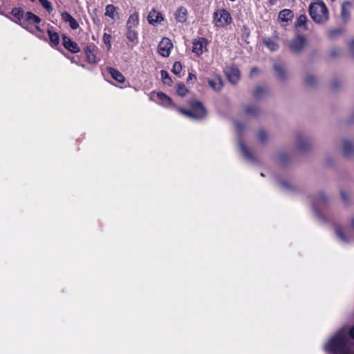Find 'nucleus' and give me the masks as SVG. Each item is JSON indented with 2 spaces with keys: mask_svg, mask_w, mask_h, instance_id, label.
Here are the masks:
<instances>
[{
  "mask_svg": "<svg viewBox=\"0 0 354 354\" xmlns=\"http://www.w3.org/2000/svg\"><path fill=\"white\" fill-rule=\"evenodd\" d=\"M225 74L228 80L232 84H236L240 80V71L236 67H230L226 68Z\"/></svg>",
  "mask_w": 354,
  "mask_h": 354,
  "instance_id": "obj_12",
  "label": "nucleus"
},
{
  "mask_svg": "<svg viewBox=\"0 0 354 354\" xmlns=\"http://www.w3.org/2000/svg\"><path fill=\"white\" fill-rule=\"evenodd\" d=\"M63 45L64 46L73 53H77L80 51L78 45L73 41L69 37L63 35Z\"/></svg>",
  "mask_w": 354,
  "mask_h": 354,
  "instance_id": "obj_13",
  "label": "nucleus"
},
{
  "mask_svg": "<svg viewBox=\"0 0 354 354\" xmlns=\"http://www.w3.org/2000/svg\"><path fill=\"white\" fill-rule=\"evenodd\" d=\"M349 48L351 52L354 55V39L351 41L349 44Z\"/></svg>",
  "mask_w": 354,
  "mask_h": 354,
  "instance_id": "obj_47",
  "label": "nucleus"
},
{
  "mask_svg": "<svg viewBox=\"0 0 354 354\" xmlns=\"http://www.w3.org/2000/svg\"><path fill=\"white\" fill-rule=\"evenodd\" d=\"M328 201L329 198L323 192L317 193L314 196L313 207L317 216H321V212L325 209Z\"/></svg>",
  "mask_w": 354,
  "mask_h": 354,
  "instance_id": "obj_5",
  "label": "nucleus"
},
{
  "mask_svg": "<svg viewBox=\"0 0 354 354\" xmlns=\"http://www.w3.org/2000/svg\"><path fill=\"white\" fill-rule=\"evenodd\" d=\"M335 233L342 242L348 243L350 241V239L346 236L344 229L342 227H335Z\"/></svg>",
  "mask_w": 354,
  "mask_h": 354,
  "instance_id": "obj_24",
  "label": "nucleus"
},
{
  "mask_svg": "<svg viewBox=\"0 0 354 354\" xmlns=\"http://www.w3.org/2000/svg\"><path fill=\"white\" fill-rule=\"evenodd\" d=\"M32 32H33L35 35H37V37L41 38L43 37V32L40 29L39 27L35 26L34 30H30Z\"/></svg>",
  "mask_w": 354,
  "mask_h": 354,
  "instance_id": "obj_44",
  "label": "nucleus"
},
{
  "mask_svg": "<svg viewBox=\"0 0 354 354\" xmlns=\"http://www.w3.org/2000/svg\"><path fill=\"white\" fill-rule=\"evenodd\" d=\"M115 12H116V8L113 5L109 4V5L106 6V12H105V15L106 16H109L111 19H114Z\"/></svg>",
  "mask_w": 354,
  "mask_h": 354,
  "instance_id": "obj_32",
  "label": "nucleus"
},
{
  "mask_svg": "<svg viewBox=\"0 0 354 354\" xmlns=\"http://www.w3.org/2000/svg\"><path fill=\"white\" fill-rule=\"evenodd\" d=\"M127 37L129 41L136 44L138 41V33L135 28H127Z\"/></svg>",
  "mask_w": 354,
  "mask_h": 354,
  "instance_id": "obj_26",
  "label": "nucleus"
},
{
  "mask_svg": "<svg viewBox=\"0 0 354 354\" xmlns=\"http://www.w3.org/2000/svg\"><path fill=\"white\" fill-rule=\"evenodd\" d=\"M208 84L214 90L219 91L223 88V81L220 76H215L213 79L208 80Z\"/></svg>",
  "mask_w": 354,
  "mask_h": 354,
  "instance_id": "obj_18",
  "label": "nucleus"
},
{
  "mask_svg": "<svg viewBox=\"0 0 354 354\" xmlns=\"http://www.w3.org/2000/svg\"><path fill=\"white\" fill-rule=\"evenodd\" d=\"M181 71H182V65H181L180 62H174V64L173 65L172 72L177 75H179L180 74Z\"/></svg>",
  "mask_w": 354,
  "mask_h": 354,
  "instance_id": "obj_40",
  "label": "nucleus"
},
{
  "mask_svg": "<svg viewBox=\"0 0 354 354\" xmlns=\"http://www.w3.org/2000/svg\"><path fill=\"white\" fill-rule=\"evenodd\" d=\"M239 145L241 149V153L244 156V157L250 162H252L254 160V158L252 155V153L248 150V149L246 147V146L244 145V143L242 141L239 142Z\"/></svg>",
  "mask_w": 354,
  "mask_h": 354,
  "instance_id": "obj_19",
  "label": "nucleus"
},
{
  "mask_svg": "<svg viewBox=\"0 0 354 354\" xmlns=\"http://www.w3.org/2000/svg\"><path fill=\"white\" fill-rule=\"evenodd\" d=\"M24 18L30 24H37L41 21V19L38 16L35 15V14L30 12H26Z\"/></svg>",
  "mask_w": 354,
  "mask_h": 354,
  "instance_id": "obj_27",
  "label": "nucleus"
},
{
  "mask_svg": "<svg viewBox=\"0 0 354 354\" xmlns=\"http://www.w3.org/2000/svg\"><path fill=\"white\" fill-rule=\"evenodd\" d=\"M258 139L261 143H266L268 140L267 132L263 129H261L258 133Z\"/></svg>",
  "mask_w": 354,
  "mask_h": 354,
  "instance_id": "obj_35",
  "label": "nucleus"
},
{
  "mask_svg": "<svg viewBox=\"0 0 354 354\" xmlns=\"http://www.w3.org/2000/svg\"><path fill=\"white\" fill-rule=\"evenodd\" d=\"M12 15L18 20L24 17V12L19 8H14L12 10Z\"/></svg>",
  "mask_w": 354,
  "mask_h": 354,
  "instance_id": "obj_39",
  "label": "nucleus"
},
{
  "mask_svg": "<svg viewBox=\"0 0 354 354\" xmlns=\"http://www.w3.org/2000/svg\"><path fill=\"white\" fill-rule=\"evenodd\" d=\"M332 1H334L335 0H331Z\"/></svg>",
  "mask_w": 354,
  "mask_h": 354,
  "instance_id": "obj_53",
  "label": "nucleus"
},
{
  "mask_svg": "<svg viewBox=\"0 0 354 354\" xmlns=\"http://www.w3.org/2000/svg\"><path fill=\"white\" fill-rule=\"evenodd\" d=\"M161 78L165 84L171 85L172 83V80L168 73L167 71L165 70H162L161 72Z\"/></svg>",
  "mask_w": 354,
  "mask_h": 354,
  "instance_id": "obj_33",
  "label": "nucleus"
},
{
  "mask_svg": "<svg viewBox=\"0 0 354 354\" xmlns=\"http://www.w3.org/2000/svg\"><path fill=\"white\" fill-rule=\"evenodd\" d=\"M304 82L307 86H313L317 83V78L313 74L307 73L304 77Z\"/></svg>",
  "mask_w": 354,
  "mask_h": 354,
  "instance_id": "obj_28",
  "label": "nucleus"
},
{
  "mask_svg": "<svg viewBox=\"0 0 354 354\" xmlns=\"http://www.w3.org/2000/svg\"><path fill=\"white\" fill-rule=\"evenodd\" d=\"M177 93L180 96H185L188 93V90L183 84H178Z\"/></svg>",
  "mask_w": 354,
  "mask_h": 354,
  "instance_id": "obj_37",
  "label": "nucleus"
},
{
  "mask_svg": "<svg viewBox=\"0 0 354 354\" xmlns=\"http://www.w3.org/2000/svg\"><path fill=\"white\" fill-rule=\"evenodd\" d=\"M187 9L183 7H180L176 13V19L178 22L184 23L187 20Z\"/></svg>",
  "mask_w": 354,
  "mask_h": 354,
  "instance_id": "obj_21",
  "label": "nucleus"
},
{
  "mask_svg": "<svg viewBox=\"0 0 354 354\" xmlns=\"http://www.w3.org/2000/svg\"><path fill=\"white\" fill-rule=\"evenodd\" d=\"M306 39L303 35H298L293 38L289 44L290 48L295 53H300L305 47Z\"/></svg>",
  "mask_w": 354,
  "mask_h": 354,
  "instance_id": "obj_7",
  "label": "nucleus"
},
{
  "mask_svg": "<svg viewBox=\"0 0 354 354\" xmlns=\"http://www.w3.org/2000/svg\"><path fill=\"white\" fill-rule=\"evenodd\" d=\"M313 143L311 138L303 133H298L295 138V146L298 151H306L310 149Z\"/></svg>",
  "mask_w": 354,
  "mask_h": 354,
  "instance_id": "obj_4",
  "label": "nucleus"
},
{
  "mask_svg": "<svg viewBox=\"0 0 354 354\" xmlns=\"http://www.w3.org/2000/svg\"><path fill=\"white\" fill-rule=\"evenodd\" d=\"M192 78H196L195 75L192 74V73H189V77L187 78V82H189V80H192Z\"/></svg>",
  "mask_w": 354,
  "mask_h": 354,
  "instance_id": "obj_51",
  "label": "nucleus"
},
{
  "mask_svg": "<svg viewBox=\"0 0 354 354\" xmlns=\"http://www.w3.org/2000/svg\"><path fill=\"white\" fill-rule=\"evenodd\" d=\"M309 14L317 23H324L328 19V9L323 2H316L310 4Z\"/></svg>",
  "mask_w": 354,
  "mask_h": 354,
  "instance_id": "obj_2",
  "label": "nucleus"
},
{
  "mask_svg": "<svg viewBox=\"0 0 354 354\" xmlns=\"http://www.w3.org/2000/svg\"><path fill=\"white\" fill-rule=\"evenodd\" d=\"M158 97L160 100L162 101L165 104V105L169 106L172 104L171 99L162 93H159L157 94Z\"/></svg>",
  "mask_w": 354,
  "mask_h": 354,
  "instance_id": "obj_34",
  "label": "nucleus"
},
{
  "mask_svg": "<svg viewBox=\"0 0 354 354\" xmlns=\"http://www.w3.org/2000/svg\"><path fill=\"white\" fill-rule=\"evenodd\" d=\"M259 73H260V70L258 68L254 67V68H252V70L250 73V76L254 77V76L259 75Z\"/></svg>",
  "mask_w": 354,
  "mask_h": 354,
  "instance_id": "obj_45",
  "label": "nucleus"
},
{
  "mask_svg": "<svg viewBox=\"0 0 354 354\" xmlns=\"http://www.w3.org/2000/svg\"><path fill=\"white\" fill-rule=\"evenodd\" d=\"M108 70L114 80L120 83L124 82V77L119 71L115 70L113 68H109Z\"/></svg>",
  "mask_w": 354,
  "mask_h": 354,
  "instance_id": "obj_25",
  "label": "nucleus"
},
{
  "mask_svg": "<svg viewBox=\"0 0 354 354\" xmlns=\"http://www.w3.org/2000/svg\"><path fill=\"white\" fill-rule=\"evenodd\" d=\"M295 26L297 28H301V30H307V17L305 15H299L297 19Z\"/></svg>",
  "mask_w": 354,
  "mask_h": 354,
  "instance_id": "obj_23",
  "label": "nucleus"
},
{
  "mask_svg": "<svg viewBox=\"0 0 354 354\" xmlns=\"http://www.w3.org/2000/svg\"><path fill=\"white\" fill-rule=\"evenodd\" d=\"M268 89L265 86H258L257 87L254 92L253 95L255 97L258 99H261L265 96V95L267 93Z\"/></svg>",
  "mask_w": 354,
  "mask_h": 354,
  "instance_id": "obj_30",
  "label": "nucleus"
},
{
  "mask_svg": "<svg viewBox=\"0 0 354 354\" xmlns=\"http://www.w3.org/2000/svg\"><path fill=\"white\" fill-rule=\"evenodd\" d=\"M274 76L281 81H285L288 77V71L283 63L276 62L273 64Z\"/></svg>",
  "mask_w": 354,
  "mask_h": 354,
  "instance_id": "obj_10",
  "label": "nucleus"
},
{
  "mask_svg": "<svg viewBox=\"0 0 354 354\" xmlns=\"http://www.w3.org/2000/svg\"><path fill=\"white\" fill-rule=\"evenodd\" d=\"M324 349L331 354H354V326L348 333L344 328L339 330L325 344Z\"/></svg>",
  "mask_w": 354,
  "mask_h": 354,
  "instance_id": "obj_1",
  "label": "nucleus"
},
{
  "mask_svg": "<svg viewBox=\"0 0 354 354\" xmlns=\"http://www.w3.org/2000/svg\"><path fill=\"white\" fill-rule=\"evenodd\" d=\"M264 44L272 51H275L278 49V44L272 40H266Z\"/></svg>",
  "mask_w": 354,
  "mask_h": 354,
  "instance_id": "obj_36",
  "label": "nucleus"
},
{
  "mask_svg": "<svg viewBox=\"0 0 354 354\" xmlns=\"http://www.w3.org/2000/svg\"><path fill=\"white\" fill-rule=\"evenodd\" d=\"M139 22V16L137 12L131 14L127 21V28H136Z\"/></svg>",
  "mask_w": 354,
  "mask_h": 354,
  "instance_id": "obj_20",
  "label": "nucleus"
},
{
  "mask_svg": "<svg viewBox=\"0 0 354 354\" xmlns=\"http://www.w3.org/2000/svg\"><path fill=\"white\" fill-rule=\"evenodd\" d=\"M352 4L349 1H345L342 4L341 15L342 20L345 22L350 19Z\"/></svg>",
  "mask_w": 354,
  "mask_h": 354,
  "instance_id": "obj_14",
  "label": "nucleus"
},
{
  "mask_svg": "<svg viewBox=\"0 0 354 354\" xmlns=\"http://www.w3.org/2000/svg\"><path fill=\"white\" fill-rule=\"evenodd\" d=\"M270 3L272 5L275 4L277 1V0H269Z\"/></svg>",
  "mask_w": 354,
  "mask_h": 354,
  "instance_id": "obj_52",
  "label": "nucleus"
},
{
  "mask_svg": "<svg viewBox=\"0 0 354 354\" xmlns=\"http://www.w3.org/2000/svg\"><path fill=\"white\" fill-rule=\"evenodd\" d=\"M245 113L250 116H257L261 113L260 109L254 105H247L244 107Z\"/></svg>",
  "mask_w": 354,
  "mask_h": 354,
  "instance_id": "obj_22",
  "label": "nucleus"
},
{
  "mask_svg": "<svg viewBox=\"0 0 354 354\" xmlns=\"http://www.w3.org/2000/svg\"><path fill=\"white\" fill-rule=\"evenodd\" d=\"M111 35L107 33H104L103 35V41L107 46V48L110 49L111 48Z\"/></svg>",
  "mask_w": 354,
  "mask_h": 354,
  "instance_id": "obj_43",
  "label": "nucleus"
},
{
  "mask_svg": "<svg viewBox=\"0 0 354 354\" xmlns=\"http://www.w3.org/2000/svg\"><path fill=\"white\" fill-rule=\"evenodd\" d=\"M147 20L150 24H155L161 22L163 20V17L161 12L152 9L148 15Z\"/></svg>",
  "mask_w": 354,
  "mask_h": 354,
  "instance_id": "obj_15",
  "label": "nucleus"
},
{
  "mask_svg": "<svg viewBox=\"0 0 354 354\" xmlns=\"http://www.w3.org/2000/svg\"><path fill=\"white\" fill-rule=\"evenodd\" d=\"M341 149L344 157L352 158L354 156V140L343 139L341 142Z\"/></svg>",
  "mask_w": 354,
  "mask_h": 354,
  "instance_id": "obj_8",
  "label": "nucleus"
},
{
  "mask_svg": "<svg viewBox=\"0 0 354 354\" xmlns=\"http://www.w3.org/2000/svg\"><path fill=\"white\" fill-rule=\"evenodd\" d=\"M293 17L294 15L292 10L289 9H284L279 12L278 18L281 22L288 23L293 18Z\"/></svg>",
  "mask_w": 354,
  "mask_h": 354,
  "instance_id": "obj_17",
  "label": "nucleus"
},
{
  "mask_svg": "<svg viewBox=\"0 0 354 354\" xmlns=\"http://www.w3.org/2000/svg\"><path fill=\"white\" fill-rule=\"evenodd\" d=\"M278 183L281 189L287 191H292L295 189L294 185L288 180H280Z\"/></svg>",
  "mask_w": 354,
  "mask_h": 354,
  "instance_id": "obj_29",
  "label": "nucleus"
},
{
  "mask_svg": "<svg viewBox=\"0 0 354 354\" xmlns=\"http://www.w3.org/2000/svg\"><path fill=\"white\" fill-rule=\"evenodd\" d=\"M232 21L230 13L224 10H218L214 13V21L216 26L223 27Z\"/></svg>",
  "mask_w": 354,
  "mask_h": 354,
  "instance_id": "obj_6",
  "label": "nucleus"
},
{
  "mask_svg": "<svg viewBox=\"0 0 354 354\" xmlns=\"http://www.w3.org/2000/svg\"><path fill=\"white\" fill-rule=\"evenodd\" d=\"M61 16L62 20L66 23H68L70 27L72 29L76 30L79 28V24L76 21V19L73 18L68 12H63Z\"/></svg>",
  "mask_w": 354,
  "mask_h": 354,
  "instance_id": "obj_16",
  "label": "nucleus"
},
{
  "mask_svg": "<svg viewBox=\"0 0 354 354\" xmlns=\"http://www.w3.org/2000/svg\"><path fill=\"white\" fill-rule=\"evenodd\" d=\"M40 4L48 12L53 10L51 3L48 0H39Z\"/></svg>",
  "mask_w": 354,
  "mask_h": 354,
  "instance_id": "obj_38",
  "label": "nucleus"
},
{
  "mask_svg": "<svg viewBox=\"0 0 354 354\" xmlns=\"http://www.w3.org/2000/svg\"><path fill=\"white\" fill-rule=\"evenodd\" d=\"M192 44L193 53H196L197 55H201L203 54L204 50L206 49L207 41L206 39L201 37L194 39Z\"/></svg>",
  "mask_w": 354,
  "mask_h": 354,
  "instance_id": "obj_11",
  "label": "nucleus"
},
{
  "mask_svg": "<svg viewBox=\"0 0 354 354\" xmlns=\"http://www.w3.org/2000/svg\"><path fill=\"white\" fill-rule=\"evenodd\" d=\"M342 30L340 28H335L330 30L328 32V35L330 38H335L342 33Z\"/></svg>",
  "mask_w": 354,
  "mask_h": 354,
  "instance_id": "obj_42",
  "label": "nucleus"
},
{
  "mask_svg": "<svg viewBox=\"0 0 354 354\" xmlns=\"http://www.w3.org/2000/svg\"><path fill=\"white\" fill-rule=\"evenodd\" d=\"M350 223L351 226L354 228V214L351 217Z\"/></svg>",
  "mask_w": 354,
  "mask_h": 354,
  "instance_id": "obj_50",
  "label": "nucleus"
},
{
  "mask_svg": "<svg viewBox=\"0 0 354 354\" xmlns=\"http://www.w3.org/2000/svg\"><path fill=\"white\" fill-rule=\"evenodd\" d=\"M234 125L238 132H241L244 129L243 125L239 122H235Z\"/></svg>",
  "mask_w": 354,
  "mask_h": 354,
  "instance_id": "obj_46",
  "label": "nucleus"
},
{
  "mask_svg": "<svg viewBox=\"0 0 354 354\" xmlns=\"http://www.w3.org/2000/svg\"><path fill=\"white\" fill-rule=\"evenodd\" d=\"M283 157H284V154L280 153V154L278 155V158L279 159V161H280L281 164H283L284 163V161L283 160Z\"/></svg>",
  "mask_w": 354,
  "mask_h": 354,
  "instance_id": "obj_49",
  "label": "nucleus"
},
{
  "mask_svg": "<svg viewBox=\"0 0 354 354\" xmlns=\"http://www.w3.org/2000/svg\"><path fill=\"white\" fill-rule=\"evenodd\" d=\"M342 198L346 202L348 200V195L345 192H341Z\"/></svg>",
  "mask_w": 354,
  "mask_h": 354,
  "instance_id": "obj_48",
  "label": "nucleus"
},
{
  "mask_svg": "<svg viewBox=\"0 0 354 354\" xmlns=\"http://www.w3.org/2000/svg\"><path fill=\"white\" fill-rule=\"evenodd\" d=\"M48 37L52 46H57L59 41V37L57 32L48 30Z\"/></svg>",
  "mask_w": 354,
  "mask_h": 354,
  "instance_id": "obj_31",
  "label": "nucleus"
},
{
  "mask_svg": "<svg viewBox=\"0 0 354 354\" xmlns=\"http://www.w3.org/2000/svg\"><path fill=\"white\" fill-rule=\"evenodd\" d=\"M172 46L171 40L167 37H164L158 46V51L162 57H167L169 55Z\"/></svg>",
  "mask_w": 354,
  "mask_h": 354,
  "instance_id": "obj_9",
  "label": "nucleus"
},
{
  "mask_svg": "<svg viewBox=\"0 0 354 354\" xmlns=\"http://www.w3.org/2000/svg\"><path fill=\"white\" fill-rule=\"evenodd\" d=\"M86 56H87V59H88V62L90 63H95V62H96L95 56L94 53L88 48H87L86 50Z\"/></svg>",
  "mask_w": 354,
  "mask_h": 354,
  "instance_id": "obj_41",
  "label": "nucleus"
},
{
  "mask_svg": "<svg viewBox=\"0 0 354 354\" xmlns=\"http://www.w3.org/2000/svg\"><path fill=\"white\" fill-rule=\"evenodd\" d=\"M192 110H185L181 108L178 111L187 118L194 120H201L206 116L207 111L201 102L193 100L190 103Z\"/></svg>",
  "mask_w": 354,
  "mask_h": 354,
  "instance_id": "obj_3",
  "label": "nucleus"
}]
</instances>
